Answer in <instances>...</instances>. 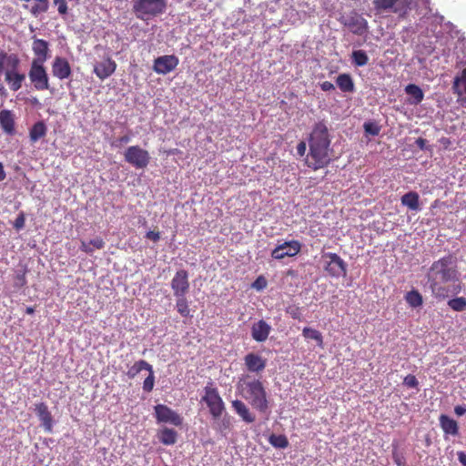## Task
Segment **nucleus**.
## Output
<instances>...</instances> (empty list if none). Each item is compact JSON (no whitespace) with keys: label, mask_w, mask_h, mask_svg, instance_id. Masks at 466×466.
Here are the masks:
<instances>
[{"label":"nucleus","mask_w":466,"mask_h":466,"mask_svg":"<svg viewBox=\"0 0 466 466\" xmlns=\"http://www.w3.org/2000/svg\"><path fill=\"white\" fill-rule=\"evenodd\" d=\"M358 24L360 25V27H361L362 29H365L366 25H367V21L365 19L361 18L360 21L358 22Z\"/></svg>","instance_id":"680f3d73"},{"label":"nucleus","mask_w":466,"mask_h":466,"mask_svg":"<svg viewBox=\"0 0 466 466\" xmlns=\"http://www.w3.org/2000/svg\"><path fill=\"white\" fill-rule=\"evenodd\" d=\"M176 298H177L176 308H177V312L182 317H188L190 314V309H189L188 302H187L186 296L176 297Z\"/></svg>","instance_id":"c9c22d12"},{"label":"nucleus","mask_w":466,"mask_h":466,"mask_svg":"<svg viewBox=\"0 0 466 466\" xmlns=\"http://www.w3.org/2000/svg\"><path fill=\"white\" fill-rule=\"evenodd\" d=\"M392 458H393V461H394V462H395V464H396L397 466H402V465H403V463H404V461H404V459H403V457H402L400 454H399L396 451H393V452H392Z\"/></svg>","instance_id":"3c124183"},{"label":"nucleus","mask_w":466,"mask_h":466,"mask_svg":"<svg viewBox=\"0 0 466 466\" xmlns=\"http://www.w3.org/2000/svg\"><path fill=\"white\" fill-rule=\"evenodd\" d=\"M166 7L165 0H137L134 4L136 13L156 15L161 14Z\"/></svg>","instance_id":"9d476101"},{"label":"nucleus","mask_w":466,"mask_h":466,"mask_svg":"<svg viewBox=\"0 0 466 466\" xmlns=\"http://www.w3.org/2000/svg\"><path fill=\"white\" fill-rule=\"evenodd\" d=\"M35 410L42 422L43 427L47 432H51L53 429V418L48 410V407L45 402L35 404Z\"/></svg>","instance_id":"6ab92c4d"},{"label":"nucleus","mask_w":466,"mask_h":466,"mask_svg":"<svg viewBox=\"0 0 466 466\" xmlns=\"http://www.w3.org/2000/svg\"><path fill=\"white\" fill-rule=\"evenodd\" d=\"M91 244L86 243V241L81 242L80 249L87 254H91L94 249L90 248Z\"/></svg>","instance_id":"5fc2aeb1"},{"label":"nucleus","mask_w":466,"mask_h":466,"mask_svg":"<svg viewBox=\"0 0 466 466\" xmlns=\"http://www.w3.org/2000/svg\"><path fill=\"white\" fill-rule=\"evenodd\" d=\"M245 365L249 372L259 373L266 368V360L256 353H248L244 358Z\"/></svg>","instance_id":"a211bd4d"},{"label":"nucleus","mask_w":466,"mask_h":466,"mask_svg":"<svg viewBox=\"0 0 466 466\" xmlns=\"http://www.w3.org/2000/svg\"><path fill=\"white\" fill-rule=\"evenodd\" d=\"M0 127L8 135L15 134V118L10 110L0 111Z\"/></svg>","instance_id":"4be33fe9"},{"label":"nucleus","mask_w":466,"mask_h":466,"mask_svg":"<svg viewBox=\"0 0 466 466\" xmlns=\"http://www.w3.org/2000/svg\"><path fill=\"white\" fill-rule=\"evenodd\" d=\"M237 390L254 409L261 413L267 412L268 409L267 392L259 380L251 379L249 376L242 378L237 384Z\"/></svg>","instance_id":"7ed1b4c3"},{"label":"nucleus","mask_w":466,"mask_h":466,"mask_svg":"<svg viewBox=\"0 0 466 466\" xmlns=\"http://www.w3.org/2000/svg\"><path fill=\"white\" fill-rule=\"evenodd\" d=\"M426 139L422 138V137H419L416 139V145L420 148V149H424L425 148V146H426Z\"/></svg>","instance_id":"13d9d810"},{"label":"nucleus","mask_w":466,"mask_h":466,"mask_svg":"<svg viewBox=\"0 0 466 466\" xmlns=\"http://www.w3.org/2000/svg\"><path fill=\"white\" fill-rule=\"evenodd\" d=\"M124 157L128 164L137 169L147 167L150 162L148 151L139 146L128 147L124 153Z\"/></svg>","instance_id":"6e6552de"},{"label":"nucleus","mask_w":466,"mask_h":466,"mask_svg":"<svg viewBox=\"0 0 466 466\" xmlns=\"http://www.w3.org/2000/svg\"><path fill=\"white\" fill-rule=\"evenodd\" d=\"M54 3L57 5L59 14L66 15L67 13V5L66 0H54Z\"/></svg>","instance_id":"49530a36"},{"label":"nucleus","mask_w":466,"mask_h":466,"mask_svg":"<svg viewBox=\"0 0 466 466\" xmlns=\"http://www.w3.org/2000/svg\"><path fill=\"white\" fill-rule=\"evenodd\" d=\"M301 250V243L299 240L285 241L278 245L271 252V257L275 259H282L286 257H294Z\"/></svg>","instance_id":"9b49d317"},{"label":"nucleus","mask_w":466,"mask_h":466,"mask_svg":"<svg viewBox=\"0 0 466 466\" xmlns=\"http://www.w3.org/2000/svg\"><path fill=\"white\" fill-rule=\"evenodd\" d=\"M268 441L273 447L279 449H285L289 446L288 438L283 434H271L268 438Z\"/></svg>","instance_id":"f704fd0d"},{"label":"nucleus","mask_w":466,"mask_h":466,"mask_svg":"<svg viewBox=\"0 0 466 466\" xmlns=\"http://www.w3.org/2000/svg\"><path fill=\"white\" fill-rule=\"evenodd\" d=\"M403 384L408 388H417L419 385V381L414 375L409 374L403 380Z\"/></svg>","instance_id":"37998d69"},{"label":"nucleus","mask_w":466,"mask_h":466,"mask_svg":"<svg viewBox=\"0 0 466 466\" xmlns=\"http://www.w3.org/2000/svg\"><path fill=\"white\" fill-rule=\"evenodd\" d=\"M267 280L263 276H259L257 279L252 283V288L257 290H262L267 287Z\"/></svg>","instance_id":"c03bdc74"},{"label":"nucleus","mask_w":466,"mask_h":466,"mask_svg":"<svg viewBox=\"0 0 466 466\" xmlns=\"http://www.w3.org/2000/svg\"><path fill=\"white\" fill-rule=\"evenodd\" d=\"M351 62L355 66H364L369 63V56L364 50H354L351 53Z\"/></svg>","instance_id":"473e14b6"},{"label":"nucleus","mask_w":466,"mask_h":466,"mask_svg":"<svg viewBox=\"0 0 466 466\" xmlns=\"http://www.w3.org/2000/svg\"><path fill=\"white\" fill-rule=\"evenodd\" d=\"M35 57L32 61L45 63L49 57V44L46 40L35 38L32 45Z\"/></svg>","instance_id":"f3484780"},{"label":"nucleus","mask_w":466,"mask_h":466,"mask_svg":"<svg viewBox=\"0 0 466 466\" xmlns=\"http://www.w3.org/2000/svg\"><path fill=\"white\" fill-rule=\"evenodd\" d=\"M152 366L144 360L136 361L134 365L127 370V375L130 379H134L141 370H146L151 371Z\"/></svg>","instance_id":"7c9ffc66"},{"label":"nucleus","mask_w":466,"mask_h":466,"mask_svg":"<svg viewBox=\"0 0 466 466\" xmlns=\"http://www.w3.org/2000/svg\"><path fill=\"white\" fill-rule=\"evenodd\" d=\"M26 270L18 271L15 276V286L18 289L26 285Z\"/></svg>","instance_id":"a19ab883"},{"label":"nucleus","mask_w":466,"mask_h":466,"mask_svg":"<svg viewBox=\"0 0 466 466\" xmlns=\"http://www.w3.org/2000/svg\"><path fill=\"white\" fill-rule=\"evenodd\" d=\"M232 407L245 422L252 423L255 421V416L249 411V409L243 401L235 400L232 401Z\"/></svg>","instance_id":"5701e85b"},{"label":"nucleus","mask_w":466,"mask_h":466,"mask_svg":"<svg viewBox=\"0 0 466 466\" xmlns=\"http://www.w3.org/2000/svg\"><path fill=\"white\" fill-rule=\"evenodd\" d=\"M329 259L325 266V270L331 277L345 276L347 274V264L344 260L336 253H326L323 256Z\"/></svg>","instance_id":"ddd939ff"},{"label":"nucleus","mask_w":466,"mask_h":466,"mask_svg":"<svg viewBox=\"0 0 466 466\" xmlns=\"http://www.w3.org/2000/svg\"><path fill=\"white\" fill-rule=\"evenodd\" d=\"M89 244H91L96 249H101L105 246V242L101 238L91 239Z\"/></svg>","instance_id":"09e8293b"},{"label":"nucleus","mask_w":466,"mask_h":466,"mask_svg":"<svg viewBox=\"0 0 466 466\" xmlns=\"http://www.w3.org/2000/svg\"><path fill=\"white\" fill-rule=\"evenodd\" d=\"M179 59L175 55H165L154 60L153 70L158 75H167L176 69Z\"/></svg>","instance_id":"f8f14e48"},{"label":"nucleus","mask_w":466,"mask_h":466,"mask_svg":"<svg viewBox=\"0 0 466 466\" xmlns=\"http://www.w3.org/2000/svg\"><path fill=\"white\" fill-rule=\"evenodd\" d=\"M164 466H168V465L165 464Z\"/></svg>","instance_id":"69168bd1"},{"label":"nucleus","mask_w":466,"mask_h":466,"mask_svg":"<svg viewBox=\"0 0 466 466\" xmlns=\"http://www.w3.org/2000/svg\"><path fill=\"white\" fill-rule=\"evenodd\" d=\"M116 63L109 56L94 66V73L100 80H105L115 73Z\"/></svg>","instance_id":"dca6fc26"},{"label":"nucleus","mask_w":466,"mask_h":466,"mask_svg":"<svg viewBox=\"0 0 466 466\" xmlns=\"http://www.w3.org/2000/svg\"><path fill=\"white\" fill-rule=\"evenodd\" d=\"M48 9V0H35V5L32 6L31 13L37 15L40 13H45Z\"/></svg>","instance_id":"4c0bfd02"},{"label":"nucleus","mask_w":466,"mask_h":466,"mask_svg":"<svg viewBox=\"0 0 466 466\" xmlns=\"http://www.w3.org/2000/svg\"><path fill=\"white\" fill-rule=\"evenodd\" d=\"M302 335L306 339H314L319 348H323V336L319 330L305 327L302 329Z\"/></svg>","instance_id":"2f4dec72"},{"label":"nucleus","mask_w":466,"mask_h":466,"mask_svg":"<svg viewBox=\"0 0 466 466\" xmlns=\"http://www.w3.org/2000/svg\"><path fill=\"white\" fill-rule=\"evenodd\" d=\"M329 128L323 121L316 123L309 138V151L306 165L313 170L323 168L331 161Z\"/></svg>","instance_id":"f03ea898"},{"label":"nucleus","mask_w":466,"mask_h":466,"mask_svg":"<svg viewBox=\"0 0 466 466\" xmlns=\"http://www.w3.org/2000/svg\"><path fill=\"white\" fill-rule=\"evenodd\" d=\"M188 273L185 269H179L171 280V289L175 297H184L189 290Z\"/></svg>","instance_id":"4468645a"},{"label":"nucleus","mask_w":466,"mask_h":466,"mask_svg":"<svg viewBox=\"0 0 466 466\" xmlns=\"http://www.w3.org/2000/svg\"><path fill=\"white\" fill-rule=\"evenodd\" d=\"M420 197L419 194L415 191H410L404 194L401 197L402 205L408 207L411 210H419L420 208Z\"/></svg>","instance_id":"cd10ccee"},{"label":"nucleus","mask_w":466,"mask_h":466,"mask_svg":"<svg viewBox=\"0 0 466 466\" xmlns=\"http://www.w3.org/2000/svg\"><path fill=\"white\" fill-rule=\"evenodd\" d=\"M270 330V326L265 320L260 319L252 325L251 336L254 340L263 342L268 339Z\"/></svg>","instance_id":"aec40b11"},{"label":"nucleus","mask_w":466,"mask_h":466,"mask_svg":"<svg viewBox=\"0 0 466 466\" xmlns=\"http://www.w3.org/2000/svg\"><path fill=\"white\" fill-rule=\"evenodd\" d=\"M439 422L445 435L457 436L459 434L458 422L446 414H441Z\"/></svg>","instance_id":"412c9836"},{"label":"nucleus","mask_w":466,"mask_h":466,"mask_svg":"<svg viewBox=\"0 0 466 466\" xmlns=\"http://www.w3.org/2000/svg\"><path fill=\"white\" fill-rule=\"evenodd\" d=\"M372 4L378 13L392 12L400 16H405L410 10L411 0H373Z\"/></svg>","instance_id":"0eeeda50"},{"label":"nucleus","mask_w":466,"mask_h":466,"mask_svg":"<svg viewBox=\"0 0 466 466\" xmlns=\"http://www.w3.org/2000/svg\"><path fill=\"white\" fill-rule=\"evenodd\" d=\"M148 372H149L148 376L145 379V380L143 382V390L146 392L152 391V390L154 388V384H155V376H154L153 368H151V371H148Z\"/></svg>","instance_id":"58836bf2"},{"label":"nucleus","mask_w":466,"mask_h":466,"mask_svg":"<svg viewBox=\"0 0 466 466\" xmlns=\"http://www.w3.org/2000/svg\"><path fill=\"white\" fill-rule=\"evenodd\" d=\"M458 461L460 463H461L463 466H466V452L461 451L457 452Z\"/></svg>","instance_id":"4d7b16f0"},{"label":"nucleus","mask_w":466,"mask_h":466,"mask_svg":"<svg viewBox=\"0 0 466 466\" xmlns=\"http://www.w3.org/2000/svg\"><path fill=\"white\" fill-rule=\"evenodd\" d=\"M204 390L205 395L202 397V401H204L208 407L213 420H217L222 416L223 412L225 411L224 401L220 397L217 388L206 386Z\"/></svg>","instance_id":"423d86ee"},{"label":"nucleus","mask_w":466,"mask_h":466,"mask_svg":"<svg viewBox=\"0 0 466 466\" xmlns=\"http://www.w3.org/2000/svg\"><path fill=\"white\" fill-rule=\"evenodd\" d=\"M47 127L43 121H38L33 125L29 130V138L32 143H35L39 139L46 137Z\"/></svg>","instance_id":"393cba45"},{"label":"nucleus","mask_w":466,"mask_h":466,"mask_svg":"<svg viewBox=\"0 0 466 466\" xmlns=\"http://www.w3.org/2000/svg\"><path fill=\"white\" fill-rule=\"evenodd\" d=\"M286 313L289 314L293 319L301 320V309L297 305H289L287 307Z\"/></svg>","instance_id":"ea45409f"},{"label":"nucleus","mask_w":466,"mask_h":466,"mask_svg":"<svg viewBox=\"0 0 466 466\" xmlns=\"http://www.w3.org/2000/svg\"><path fill=\"white\" fill-rule=\"evenodd\" d=\"M154 410L157 422L170 423L174 426H181L183 423V418L167 405L157 404Z\"/></svg>","instance_id":"1a4fd4ad"},{"label":"nucleus","mask_w":466,"mask_h":466,"mask_svg":"<svg viewBox=\"0 0 466 466\" xmlns=\"http://www.w3.org/2000/svg\"><path fill=\"white\" fill-rule=\"evenodd\" d=\"M146 237L148 238V239H151L155 242L158 241L159 238H160V234L159 232H156V231H148L146 235Z\"/></svg>","instance_id":"864d4df0"},{"label":"nucleus","mask_w":466,"mask_h":466,"mask_svg":"<svg viewBox=\"0 0 466 466\" xmlns=\"http://www.w3.org/2000/svg\"><path fill=\"white\" fill-rule=\"evenodd\" d=\"M320 88H321V90L327 92V91L334 90L335 86L331 82L324 81L320 84Z\"/></svg>","instance_id":"603ef678"},{"label":"nucleus","mask_w":466,"mask_h":466,"mask_svg":"<svg viewBox=\"0 0 466 466\" xmlns=\"http://www.w3.org/2000/svg\"><path fill=\"white\" fill-rule=\"evenodd\" d=\"M45 63L32 61L28 72L29 80L37 91H45L50 89L49 76Z\"/></svg>","instance_id":"39448f33"},{"label":"nucleus","mask_w":466,"mask_h":466,"mask_svg":"<svg viewBox=\"0 0 466 466\" xmlns=\"http://www.w3.org/2000/svg\"><path fill=\"white\" fill-rule=\"evenodd\" d=\"M157 438L164 445H173L177 442V432L169 428H163L157 432Z\"/></svg>","instance_id":"bb28decb"},{"label":"nucleus","mask_w":466,"mask_h":466,"mask_svg":"<svg viewBox=\"0 0 466 466\" xmlns=\"http://www.w3.org/2000/svg\"><path fill=\"white\" fill-rule=\"evenodd\" d=\"M34 312H35V308H33V307H27L25 309V313L28 315H32Z\"/></svg>","instance_id":"e2e57ef3"},{"label":"nucleus","mask_w":466,"mask_h":466,"mask_svg":"<svg viewBox=\"0 0 466 466\" xmlns=\"http://www.w3.org/2000/svg\"><path fill=\"white\" fill-rule=\"evenodd\" d=\"M428 282L432 295L444 299L451 294L461 292L460 272L456 258L448 255L434 261L427 273Z\"/></svg>","instance_id":"f257e3e1"},{"label":"nucleus","mask_w":466,"mask_h":466,"mask_svg":"<svg viewBox=\"0 0 466 466\" xmlns=\"http://www.w3.org/2000/svg\"><path fill=\"white\" fill-rule=\"evenodd\" d=\"M405 299L412 308L420 307L423 303L422 296L417 290L409 291L405 296Z\"/></svg>","instance_id":"72a5a7b5"},{"label":"nucleus","mask_w":466,"mask_h":466,"mask_svg":"<svg viewBox=\"0 0 466 466\" xmlns=\"http://www.w3.org/2000/svg\"><path fill=\"white\" fill-rule=\"evenodd\" d=\"M454 412L457 416H462L466 412V406L465 405L455 406Z\"/></svg>","instance_id":"6e6d98bb"},{"label":"nucleus","mask_w":466,"mask_h":466,"mask_svg":"<svg viewBox=\"0 0 466 466\" xmlns=\"http://www.w3.org/2000/svg\"><path fill=\"white\" fill-rule=\"evenodd\" d=\"M6 177L3 164L0 162V182L3 181Z\"/></svg>","instance_id":"bf43d9fd"},{"label":"nucleus","mask_w":466,"mask_h":466,"mask_svg":"<svg viewBox=\"0 0 466 466\" xmlns=\"http://www.w3.org/2000/svg\"><path fill=\"white\" fill-rule=\"evenodd\" d=\"M231 428V417L228 414H225L223 417H219L214 420L213 429L226 436Z\"/></svg>","instance_id":"a878e982"},{"label":"nucleus","mask_w":466,"mask_h":466,"mask_svg":"<svg viewBox=\"0 0 466 466\" xmlns=\"http://www.w3.org/2000/svg\"><path fill=\"white\" fill-rule=\"evenodd\" d=\"M31 103L33 105H37L39 103V101H38V99L36 97H34V98L31 99Z\"/></svg>","instance_id":"0e129e2a"},{"label":"nucleus","mask_w":466,"mask_h":466,"mask_svg":"<svg viewBox=\"0 0 466 466\" xmlns=\"http://www.w3.org/2000/svg\"><path fill=\"white\" fill-rule=\"evenodd\" d=\"M130 139L131 138H130V137L128 135H125V136L119 137L117 140L113 141L111 143V146L117 147L121 146L122 144L128 143L130 141Z\"/></svg>","instance_id":"de8ad7c7"},{"label":"nucleus","mask_w":466,"mask_h":466,"mask_svg":"<svg viewBox=\"0 0 466 466\" xmlns=\"http://www.w3.org/2000/svg\"><path fill=\"white\" fill-rule=\"evenodd\" d=\"M336 84L345 93H352L355 90L353 79L350 74H340L337 76Z\"/></svg>","instance_id":"b1692460"},{"label":"nucleus","mask_w":466,"mask_h":466,"mask_svg":"<svg viewBox=\"0 0 466 466\" xmlns=\"http://www.w3.org/2000/svg\"><path fill=\"white\" fill-rule=\"evenodd\" d=\"M297 154L299 156V157H303L306 153V150H307V145H306V142L304 141H300L298 145H297Z\"/></svg>","instance_id":"8fccbe9b"},{"label":"nucleus","mask_w":466,"mask_h":466,"mask_svg":"<svg viewBox=\"0 0 466 466\" xmlns=\"http://www.w3.org/2000/svg\"><path fill=\"white\" fill-rule=\"evenodd\" d=\"M72 74V69L69 62L62 56H56L52 63V75L60 79L64 80L68 78Z\"/></svg>","instance_id":"2eb2a0df"},{"label":"nucleus","mask_w":466,"mask_h":466,"mask_svg":"<svg viewBox=\"0 0 466 466\" xmlns=\"http://www.w3.org/2000/svg\"><path fill=\"white\" fill-rule=\"evenodd\" d=\"M405 92L407 95L410 96L413 98V104H420L424 97L423 91L421 88L415 84H409L405 87Z\"/></svg>","instance_id":"c85d7f7f"},{"label":"nucleus","mask_w":466,"mask_h":466,"mask_svg":"<svg viewBox=\"0 0 466 466\" xmlns=\"http://www.w3.org/2000/svg\"><path fill=\"white\" fill-rule=\"evenodd\" d=\"M452 88L459 96L466 95V67L454 78Z\"/></svg>","instance_id":"c756f323"},{"label":"nucleus","mask_w":466,"mask_h":466,"mask_svg":"<svg viewBox=\"0 0 466 466\" xmlns=\"http://www.w3.org/2000/svg\"><path fill=\"white\" fill-rule=\"evenodd\" d=\"M448 305L454 311H463L466 309V299L463 297L451 299L448 301Z\"/></svg>","instance_id":"e433bc0d"},{"label":"nucleus","mask_w":466,"mask_h":466,"mask_svg":"<svg viewBox=\"0 0 466 466\" xmlns=\"http://www.w3.org/2000/svg\"><path fill=\"white\" fill-rule=\"evenodd\" d=\"M25 214H24V212H21L15 218L13 226L16 230H20L25 227Z\"/></svg>","instance_id":"a18cd8bd"},{"label":"nucleus","mask_w":466,"mask_h":466,"mask_svg":"<svg viewBox=\"0 0 466 466\" xmlns=\"http://www.w3.org/2000/svg\"><path fill=\"white\" fill-rule=\"evenodd\" d=\"M21 60L15 53L0 51V75L4 73L5 81L12 91H18L22 88L25 80V74L20 72Z\"/></svg>","instance_id":"20e7f679"},{"label":"nucleus","mask_w":466,"mask_h":466,"mask_svg":"<svg viewBox=\"0 0 466 466\" xmlns=\"http://www.w3.org/2000/svg\"><path fill=\"white\" fill-rule=\"evenodd\" d=\"M363 127L365 132L371 136H378L380 131V127L376 123L373 122L364 123Z\"/></svg>","instance_id":"79ce46f5"},{"label":"nucleus","mask_w":466,"mask_h":466,"mask_svg":"<svg viewBox=\"0 0 466 466\" xmlns=\"http://www.w3.org/2000/svg\"><path fill=\"white\" fill-rule=\"evenodd\" d=\"M179 153V150L177 148H171L169 150L167 151V154L168 156H171V155H177Z\"/></svg>","instance_id":"052dcab7"}]
</instances>
